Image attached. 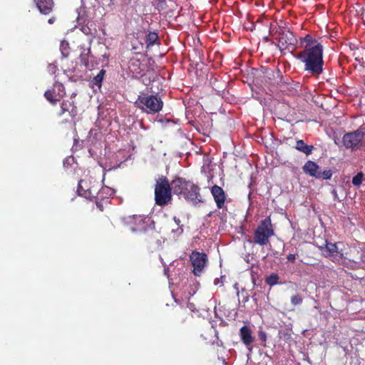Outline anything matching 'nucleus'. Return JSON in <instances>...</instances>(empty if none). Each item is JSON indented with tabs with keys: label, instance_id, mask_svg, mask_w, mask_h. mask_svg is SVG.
Segmentation results:
<instances>
[{
	"label": "nucleus",
	"instance_id": "obj_1",
	"mask_svg": "<svg viewBox=\"0 0 365 365\" xmlns=\"http://www.w3.org/2000/svg\"><path fill=\"white\" fill-rule=\"evenodd\" d=\"M173 194L179 198H183L193 205L202 202V197L200 194V187L190 180L177 177L172 180Z\"/></svg>",
	"mask_w": 365,
	"mask_h": 365
},
{
	"label": "nucleus",
	"instance_id": "obj_2",
	"mask_svg": "<svg viewBox=\"0 0 365 365\" xmlns=\"http://www.w3.org/2000/svg\"><path fill=\"white\" fill-rule=\"evenodd\" d=\"M323 48L317 43L309 48H305L300 51L297 58L305 63V69L312 73L319 74L322 72L323 66Z\"/></svg>",
	"mask_w": 365,
	"mask_h": 365
},
{
	"label": "nucleus",
	"instance_id": "obj_3",
	"mask_svg": "<svg viewBox=\"0 0 365 365\" xmlns=\"http://www.w3.org/2000/svg\"><path fill=\"white\" fill-rule=\"evenodd\" d=\"M135 107L146 113H156L163 107V102L158 95L142 93L138 96L134 103Z\"/></svg>",
	"mask_w": 365,
	"mask_h": 365
},
{
	"label": "nucleus",
	"instance_id": "obj_4",
	"mask_svg": "<svg viewBox=\"0 0 365 365\" xmlns=\"http://www.w3.org/2000/svg\"><path fill=\"white\" fill-rule=\"evenodd\" d=\"M173 192L172 182H169L166 176L161 175L155 186V201L159 206H165L172 200Z\"/></svg>",
	"mask_w": 365,
	"mask_h": 365
},
{
	"label": "nucleus",
	"instance_id": "obj_5",
	"mask_svg": "<svg viewBox=\"0 0 365 365\" xmlns=\"http://www.w3.org/2000/svg\"><path fill=\"white\" fill-rule=\"evenodd\" d=\"M274 235V230L270 217L262 220L254 231L253 242L260 246L269 243V239Z\"/></svg>",
	"mask_w": 365,
	"mask_h": 365
},
{
	"label": "nucleus",
	"instance_id": "obj_6",
	"mask_svg": "<svg viewBox=\"0 0 365 365\" xmlns=\"http://www.w3.org/2000/svg\"><path fill=\"white\" fill-rule=\"evenodd\" d=\"M131 230L136 233H143L146 235L145 240L150 242L151 238L157 235L156 231L151 226L149 220L141 216L135 217L134 225L131 227Z\"/></svg>",
	"mask_w": 365,
	"mask_h": 365
},
{
	"label": "nucleus",
	"instance_id": "obj_7",
	"mask_svg": "<svg viewBox=\"0 0 365 365\" xmlns=\"http://www.w3.org/2000/svg\"><path fill=\"white\" fill-rule=\"evenodd\" d=\"M190 260L193 267L192 272L195 276H200L207 263V256L205 252L192 251Z\"/></svg>",
	"mask_w": 365,
	"mask_h": 365
},
{
	"label": "nucleus",
	"instance_id": "obj_8",
	"mask_svg": "<svg viewBox=\"0 0 365 365\" xmlns=\"http://www.w3.org/2000/svg\"><path fill=\"white\" fill-rule=\"evenodd\" d=\"M365 127L361 128L356 132L344 135V145L346 148H354L359 145H365Z\"/></svg>",
	"mask_w": 365,
	"mask_h": 365
},
{
	"label": "nucleus",
	"instance_id": "obj_9",
	"mask_svg": "<svg viewBox=\"0 0 365 365\" xmlns=\"http://www.w3.org/2000/svg\"><path fill=\"white\" fill-rule=\"evenodd\" d=\"M77 193L79 196H82L86 199L92 200L98 198L99 192L90 186V183L86 180L78 181Z\"/></svg>",
	"mask_w": 365,
	"mask_h": 365
},
{
	"label": "nucleus",
	"instance_id": "obj_10",
	"mask_svg": "<svg viewBox=\"0 0 365 365\" xmlns=\"http://www.w3.org/2000/svg\"><path fill=\"white\" fill-rule=\"evenodd\" d=\"M211 194L218 209H222L226 200V194L223 189L217 185H213L210 189Z\"/></svg>",
	"mask_w": 365,
	"mask_h": 365
},
{
	"label": "nucleus",
	"instance_id": "obj_11",
	"mask_svg": "<svg viewBox=\"0 0 365 365\" xmlns=\"http://www.w3.org/2000/svg\"><path fill=\"white\" fill-rule=\"evenodd\" d=\"M296 42L297 40L292 33L283 34L278 38L277 47L282 51L289 49V46L294 48Z\"/></svg>",
	"mask_w": 365,
	"mask_h": 365
},
{
	"label": "nucleus",
	"instance_id": "obj_12",
	"mask_svg": "<svg viewBox=\"0 0 365 365\" xmlns=\"http://www.w3.org/2000/svg\"><path fill=\"white\" fill-rule=\"evenodd\" d=\"M35 4L41 14L48 15L54 7L53 0H34Z\"/></svg>",
	"mask_w": 365,
	"mask_h": 365
},
{
	"label": "nucleus",
	"instance_id": "obj_13",
	"mask_svg": "<svg viewBox=\"0 0 365 365\" xmlns=\"http://www.w3.org/2000/svg\"><path fill=\"white\" fill-rule=\"evenodd\" d=\"M239 334L241 341L246 346H249L253 343L255 338L250 327L245 325L241 327Z\"/></svg>",
	"mask_w": 365,
	"mask_h": 365
},
{
	"label": "nucleus",
	"instance_id": "obj_14",
	"mask_svg": "<svg viewBox=\"0 0 365 365\" xmlns=\"http://www.w3.org/2000/svg\"><path fill=\"white\" fill-rule=\"evenodd\" d=\"M90 58H93V56L91 55V48L83 49L79 56L80 62L86 68L91 70L94 67L95 63Z\"/></svg>",
	"mask_w": 365,
	"mask_h": 365
},
{
	"label": "nucleus",
	"instance_id": "obj_15",
	"mask_svg": "<svg viewBox=\"0 0 365 365\" xmlns=\"http://www.w3.org/2000/svg\"><path fill=\"white\" fill-rule=\"evenodd\" d=\"M128 68L131 73L135 75H143L145 71V66L140 60L133 58L129 62Z\"/></svg>",
	"mask_w": 365,
	"mask_h": 365
},
{
	"label": "nucleus",
	"instance_id": "obj_16",
	"mask_svg": "<svg viewBox=\"0 0 365 365\" xmlns=\"http://www.w3.org/2000/svg\"><path fill=\"white\" fill-rule=\"evenodd\" d=\"M319 165L312 160L307 161L302 167V170L304 173L309 175V176L314 177L316 178L318 175V173H319Z\"/></svg>",
	"mask_w": 365,
	"mask_h": 365
},
{
	"label": "nucleus",
	"instance_id": "obj_17",
	"mask_svg": "<svg viewBox=\"0 0 365 365\" xmlns=\"http://www.w3.org/2000/svg\"><path fill=\"white\" fill-rule=\"evenodd\" d=\"M190 315L186 308L179 307L175 309V318L178 323L183 324Z\"/></svg>",
	"mask_w": 365,
	"mask_h": 365
},
{
	"label": "nucleus",
	"instance_id": "obj_18",
	"mask_svg": "<svg viewBox=\"0 0 365 365\" xmlns=\"http://www.w3.org/2000/svg\"><path fill=\"white\" fill-rule=\"evenodd\" d=\"M295 148L297 150L308 155L312 153V152L314 149V146L307 145L303 140H299L296 142Z\"/></svg>",
	"mask_w": 365,
	"mask_h": 365
},
{
	"label": "nucleus",
	"instance_id": "obj_19",
	"mask_svg": "<svg viewBox=\"0 0 365 365\" xmlns=\"http://www.w3.org/2000/svg\"><path fill=\"white\" fill-rule=\"evenodd\" d=\"M106 71L101 69L99 73L91 80V84L93 86H97L98 88L101 87L102 81L103 80Z\"/></svg>",
	"mask_w": 365,
	"mask_h": 365
},
{
	"label": "nucleus",
	"instance_id": "obj_20",
	"mask_svg": "<svg viewBox=\"0 0 365 365\" xmlns=\"http://www.w3.org/2000/svg\"><path fill=\"white\" fill-rule=\"evenodd\" d=\"M158 40V34L156 32H149L146 36V44L147 46H153Z\"/></svg>",
	"mask_w": 365,
	"mask_h": 365
},
{
	"label": "nucleus",
	"instance_id": "obj_21",
	"mask_svg": "<svg viewBox=\"0 0 365 365\" xmlns=\"http://www.w3.org/2000/svg\"><path fill=\"white\" fill-rule=\"evenodd\" d=\"M279 277V275L276 273H272L269 276L267 277L265 279V283L269 286L272 287L277 284H278V280Z\"/></svg>",
	"mask_w": 365,
	"mask_h": 365
},
{
	"label": "nucleus",
	"instance_id": "obj_22",
	"mask_svg": "<svg viewBox=\"0 0 365 365\" xmlns=\"http://www.w3.org/2000/svg\"><path fill=\"white\" fill-rule=\"evenodd\" d=\"M326 252H328L327 255L330 257H334V253L338 254L336 244L327 243Z\"/></svg>",
	"mask_w": 365,
	"mask_h": 365
},
{
	"label": "nucleus",
	"instance_id": "obj_23",
	"mask_svg": "<svg viewBox=\"0 0 365 365\" xmlns=\"http://www.w3.org/2000/svg\"><path fill=\"white\" fill-rule=\"evenodd\" d=\"M71 107V103L68 101H63L61 104V110L58 113L59 116L63 115L66 112H69V109Z\"/></svg>",
	"mask_w": 365,
	"mask_h": 365
},
{
	"label": "nucleus",
	"instance_id": "obj_24",
	"mask_svg": "<svg viewBox=\"0 0 365 365\" xmlns=\"http://www.w3.org/2000/svg\"><path fill=\"white\" fill-rule=\"evenodd\" d=\"M54 94V90H47L44 93V96L46 98V100L53 105L56 104L57 101H58L57 98H55Z\"/></svg>",
	"mask_w": 365,
	"mask_h": 365
},
{
	"label": "nucleus",
	"instance_id": "obj_25",
	"mask_svg": "<svg viewBox=\"0 0 365 365\" xmlns=\"http://www.w3.org/2000/svg\"><path fill=\"white\" fill-rule=\"evenodd\" d=\"M332 176V172L330 170H327L324 171H320L318 173V175L317 176V179H323V180H328L330 179Z\"/></svg>",
	"mask_w": 365,
	"mask_h": 365
},
{
	"label": "nucleus",
	"instance_id": "obj_26",
	"mask_svg": "<svg viewBox=\"0 0 365 365\" xmlns=\"http://www.w3.org/2000/svg\"><path fill=\"white\" fill-rule=\"evenodd\" d=\"M173 220L178 227L176 230H173L172 232L176 233L178 236L180 235L183 232L182 225H180L181 221L176 217H174Z\"/></svg>",
	"mask_w": 365,
	"mask_h": 365
},
{
	"label": "nucleus",
	"instance_id": "obj_27",
	"mask_svg": "<svg viewBox=\"0 0 365 365\" xmlns=\"http://www.w3.org/2000/svg\"><path fill=\"white\" fill-rule=\"evenodd\" d=\"M303 41L306 42L305 48H309L314 46V43H316V41L310 35H307L304 38H302V43Z\"/></svg>",
	"mask_w": 365,
	"mask_h": 365
},
{
	"label": "nucleus",
	"instance_id": "obj_28",
	"mask_svg": "<svg viewBox=\"0 0 365 365\" xmlns=\"http://www.w3.org/2000/svg\"><path fill=\"white\" fill-rule=\"evenodd\" d=\"M303 301L302 297L299 294H297L295 295H293L291 297V303L294 305H298L300 304Z\"/></svg>",
	"mask_w": 365,
	"mask_h": 365
},
{
	"label": "nucleus",
	"instance_id": "obj_29",
	"mask_svg": "<svg viewBox=\"0 0 365 365\" xmlns=\"http://www.w3.org/2000/svg\"><path fill=\"white\" fill-rule=\"evenodd\" d=\"M363 175L359 173L355 175L352 179V184L355 186H359L362 182Z\"/></svg>",
	"mask_w": 365,
	"mask_h": 365
},
{
	"label": "nucleus",
	"instance_id": "obj_30",
	"mask_svg": "<svg viewBox=\"0 0 365 365\" xmlns=\"http://www.w3.org/2000/svg\"><path fill=\"white\" fill-rule=\"evenodd\" d=\"M96 0H81L82 6L83 8L90 9L95 6Z\"/></svg>",
	"mask_w": 365,
	"mask_h": 365
},
{
	"label": "nucleus",
	"instance_id": "obj_31",
	"mask_svg": "<svg viewBox=\"0 0 365 365\" xmlns=\"http://www.w3.org/2000/svg\"><path fill=\"white\" fill-rule=\"evenodd\" d=\"M68 46V43L66 41H61V49L63 56H67L68 55V52L66 51L67 47Z\"/></svg>",
	"mask_w": 365,
	"mask_h": 365
},
{
	"label": "nucleus",
	"instance_id": "obj_32",
	"mask_svg": "<svg viewBox=\"0 0 365 365\" xmlns=\"http://www.w3.org/2000/svg\"><path fill=\"white\" fill-rule=\"evenodd\" d=\"M258 336H259V339L262 341V342H264L265 343L266 341H267V334L265 331H259L258 332Z\"/></svg>",
	"mask_w": 365,
	"mask_h": 365
},
{
	"label": "nucleus",
	"instance_id": "obj_33",
	"mask_svg": "<svg viewBox=\"0 0 365 365\" xmlns=\"http://www.w3.org/2000/svg\"><path fill=\"white\" fill-rule=\"evenodd\" d=\"M287 259L289 262H290L292 263H294L295 259H296V255L295 254H289L287 256Z\"/></svg>",
	"mask_w": 365,
	"mask_h": 365
},
{
	"label": "nucleus",
	"instance_id": "obj_34",
	"mask_svg": "<svg viewBox=\"0 0 365 365\" xmlns=\"http://www.w3.org/2000/svg\"><path fill=\"white\" fill-rule=\"evenodd\" d=\"M357 48V46L355 45V44H353V43H349L348 45V49L350 51H354L355 49Z\"/></svg>",
	"mask_w": 365,
	"mask_h": 365
},
{
	"label": "nucleus",
	"instance_id": "obj_35",
	"mask_svg": "<svg viewBox=\"0 0 365 365\" xmlns=\"http://www.w3.org/2000/svg\"><path fill=\"white\" fill-rule=\"evenodd\" d=\"M96 206L98 207V208L101 211H103V204L101 202H98V201H96Z\"/></svg>",
	"mask_w": 365,
	"mask_h": 365
},
{
	"label": "nucleus",
	"instance_id": "obj_36",
	"mask_svg": "<svg viewBox=\"0 0 365 365\" xmlns=\"http://www.w3.org/2000/svg\"><path fill=\"white\" fill-rule=\"evenodd\" d=\"M334 143L338 145H340L341 143L342 142L339 138H334Z\"/></svg>",
	"mask_w": 365,
	"mask_h": 365
},
{
	"label": "nucleus",
	"instance_id": "obj_37",
	"mask_svg": "<svg viewBox=\"0 0 365 365\" xmlns=\"http://www.w3.org/2000/svg\"><path fill=\"white\" fill-rule=\"evenodd\" d=\"M55 21H56V18L55 17H52V18H50L48 19V23L49 24H53L55 22Z\"/></svg>",
	"mask_w": 365,
	"mask_h": 365
},
{
	"label": "nucleus",
	"instance_id": "obj_38",
	"mask_svg": "<svg viewBox=\"0 0 365 365\" xmlns=\"http://www.w3.org/2000/svg\"><path fill=\"white\" fill-rule=\"evenodd\" d=\"M343 50L345 51L346 52H348L347 49H345V48H343Z\"/></svg>",
	"mask_w": 365,
	"mask_h": 365
},
{
	"label": "nucleus",
	"instance_id": "obj_39",
	"mask_svg": "<svg viewBox=\"0 0 365 365\" xmlns=\"http://www.w3.org/2000/svg\"><path fill=\"white\" fill-rule=\"evenodd\" d=\"M339 63L340 65H341V61L340 59H339Z\"/></svg>",
	"mask_w": 365,
	"mask_h": 365
},
{
	"label": "nucleus",
	"instance_id": "obj_40",
	"mask_svg": "<svg viewBox=\"0 0 365 365\" xmlns=\"http://www.w3.org/2000/svg\"><path fill=\"white\" fill-rule=\"evenodd\" d=\"M335 37V35H331V38Z\"/></svg>",
	"mask_w": 365,
	"mask_h": 365
},
{
	"label": "nucleus",
	"instance_id": "obj_41",
	"mask_svg": "<svg viewBox=\"0 0 365 365\" xmlns=\"http://www.w3.org/2000/svg\"><path fill=\"white\" fill-rule=\"evenodd\" d=\"M335 37V35H331V38Z\"/></svg>",
	"mask_w": 365,
	"mask_h": 365
}]
</instances>
